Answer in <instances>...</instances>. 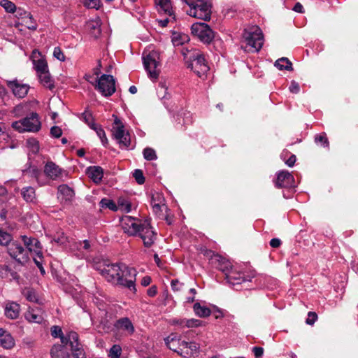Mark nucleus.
Masks as SVG:
<instances>
[{
	"mask_svg": "<svg viewBox=\"0 0 358 358\" xmlns=\"http://www.w3.org/2000/svg\"><path fill=\"white\" fill-rule=\"evenodd\" d=\"M100 274L113 285H120L135 291L136 271L125 264H104L97 268Z\"/></svg>",
	"mask_w": 358,
	"mask_h": 358,
	"instance_id": "obj_1",
	"label": "nucleus"
},
{
	"mask_svg": "<svg viewBox=\"0 0 358 358\" xmlns=\"http://www.w3.org/2000/svg\"><path fill=\"white\" fill-rule=\"evenodd\" d=\"M120 224L124 233L131 236H139L146 248L151 247L157 238V233L150 222L126 215L121 218Z\"/></svg>",
	"mask_w": 358,
	"mask_h": 358,
	"instance_id": "obj_2",
	"label": "nucleus"
},
{
	"mask_svg": "<svg viewBox=\"0 0 358 358\" xmlns=\"http://www.w3.org/2000/svg\"><path fill=\"white\" fill-rule=\"evenodd\" d=\"M143 62L149 78L155 80L157 79L160 73L159 69L161 62L159 52L155 50H145L143 52Z\"/></svg>",
	"mask_w": 358,
	"mask_h": 358,
	"instance_id": "obj_3",
	"label": "nucleus"
},
{
	"mask_svg": "<svg viewBox=\"0 0 358 358\" xmlns=\"http://www.w3.org/2000/svg\"><path fill=\"white\" fill-rule=\"evenodd\" d=\"M243 38L248 51L259 52L263 45L264 37L262 30L257 26H252L244 30Z\"/></svg>",
	"mask_w": 358,
	"mask_h": 358,
	"instance_id": "obj_4",
	"label": "nucleus"
},
{
	"mask_svg": "<svg viewBox=\"0 0 358 358\" xmlns=\"http://www.w3.org/2000/svg\"><path fill=\"white\" fill-rule=\"evenodd\" d=\"M13 128L19 132H36L41 129V122L38 115L36 113H32L29 116L14 122L12 124Z\"/></svg>",
	"mask_w": 358,
	"mask_h": 358,
	"instance_id": "obj_5",
	"label": "nucleus"
},
{
	"mask_svg": "<svg viewBox=\"0 0 358 358\" xmlns=\"http://www.w3.org/2000/svg\"><path fill=\"white\" fill-rule=\"evenodd\" d=\"M114 123L112 127V133L114 138L117 141L122 148H129L130 145V135L125 131L122 121L115 115Z\"/></svg>",
	"mask_w": 358,
	"mask_h": 358,
	"instance_id": "obj_6",
	"label": "nucleus"
},
{
	"mask_svg": "<svg viewBox=\"0 0 358 358\" xmlns=\"http://www.w3.org/2000/svg\"><path fill=\"white\" fill-rule=\"evenodd\" d=\"M188 68H190L199 77L204 76L208 71V66L203 55L200 50H194L192 55L189 56Z\"/></svg>",
	"mask_w": 358,
	"mask_h": 358,
	"instance_id": "obj_7",
	"label": "nucleus"
},
{
	"mask_svg": "<svg viewBox=\"0 0 358 358\" xmlns=\"http://www.w3.org/2000/svg\"><path fill=\"white\" fill-rule=\"evenodd\" d=\"M7 252L11 258L22 265L25 264L29 259L28 251L17 241H12L8 245Z\"/></svg>",
	"mask_w": 358,
	"mask_h": 358,
	"instance_id": "obj_8",
	"label": "nucleus"
},
{
	"mask_svg": "<svg viewBox=\"0 0 358 358\" xmlns=\"http://www.w3.org/2000/svg\"><path fill=\"white\" fill-rule=\"evenodd\" d=\"M96 89L104 96H111L115 92V81L113 76L102 75L97 81Z\"/></svg>",
	"mask_w": 358,
	"mask_h": 358,
	"instance_id": "obj_9",
	"label": "nucleus"
},
{
	"mask_svg": "<svg viewBox=\"0 0 358 358\" xmlns=\"http://www.w3.org/2000/svg\"><path fill=\"white\" fill-rule=\"evenodd\" d=\"M187 13L189 16L208 21L210 19L211 15L210 5L201 1L195 7L187 10Z\"/></svg>",
	"mask_w": 358,
	"mask_h": 358,
	"instance_id": "obj_10",
	"label": "nucleus"
},
{
	"mask_svg": "<svg viewBox=\"0 0 358 358\" xmlns=\"http://www.w3.org/2000/svg\"><path fill=\"white\" fill-rule=\"evenodd\" d=\"M192 31L203 43H208L214 38V33L206 23H195L192 26Z\"/></svg>",
	"mask_w": 358,
	"mask_h": 358,
	"instance_id": "obj_11",
	"label": "nucleus"
},
{
	"mask_svg": "<svg viewBox=\"0 0 358 358\" xmlns=\"http://www.w3.org/2000/svg\"><path fill=\"white\" fill-rule=\"evenodd\" d=\"M69 343L74 358H86L85 352L79 342L78 334L75 331L69 332Z\"/></svg>",
	"mask_w": 358,
	"mask_h": 358,
	"instance_id": "obj_12",
	"label": "nucleus"
},
{
	"mask_svg": "<svg viewBox=\"0 0 358 358\" xmlns=\"http://www.w3.org/2000/svg\"><path fill=\"white\" fill-rule=\"evenodd\" d=\"M252 276L245 275L242 272L238 267L235 266L229 273H227L225 276L227 282L231 285H240L245 281H250Z\"/></svg>",
	"mask_w": 358,
	"mask_h": 358,
	"instance_id": "obj_13",
	"label": "nucleus"
},
{
	"mask_svg": "<svg viewBox=\"0 0 358 358\" xmlns=\"http://www.w3.org/2000/svg\"><path fill=\"white\" fill-rule=\"evenodd\" d=\"M275 186L278 188H294L296 187L294 176L287 171L276 173Z\"/></svg>",
	"mask_w": 358,
	"mask_h": 358,
	"instance_id": "obj_14",
	"label": "nucleus"
},
{
	"mask_svg": "<svg viewBox=\"0 0 358 358\" xmlns=\"http://www.w3.org/2000/svg\"><path fill=\"white\" fill-rule=\"evenodd\" d=\"M199 349V346L196 343L182 341L178 355L185 358L194 357L198 355Z\"/></svg>",
	"mask_w": 358,
	"mask_h": 358,
	"instance_id": "obj_15",
	"label": "nucleus"
},
{
	"mask_svg": "<svg viewBox=\"0 0 358 358\" xmlns=\"http://www.w3.org/2000/svg\"><path fill=\"white\" fill-rule=\"evenodd\" d=\"M20 238L24 245L26 246V250L28 251V253L34 252L40 259L43 258L41 243L36 238L27 236H21Z\"/></svg>",
	"mask_w": 358,
	"mask_h": 358,
	"instance_id": "obj_16",
	"label": "nucleus"
},
{
	"mask_svg": "<svg viewBox=\"0 0 358 358\" xmlns=\"http://www.w3.org/2000/svg\"><path fill=\"white\" fill-rule=\"evenodd\" d=\"M211 261L212 264H213L217 268L221 271L225 276L227 273H229L235 267L231 265L229 260L217 254L212 256Z\"/></svg>",
	"mask_w": 358,
	"mask_h": 358,
	"instance_id": "obj_17",
	"label": "nucleus"
},
{
	"mask_svg": "<svg viewBox=\"0 0 358 358\" xmlns=\"http://www.w3.org/2000/svg\"><path fill=\"white\" fill-rule=\"evenodd\" d=\"M31 59L33 62V64L35 70L36 71L37 75L41 72L48 71V66L46 61L43 59L39 51L34 50L32 52Z\"/></svg>",
	"mask_w": 358,
	"mask_h": 358,
	"instance_id": "obj_18",
	"label": "nucleus"
},
{
	"mask_svg": "<svg viewBox=\"0 0 358 358\" xmlns=\"http://www.w3.org/2000/svg\"><path fill=\"white\" fill-rule=\"evenodd\" d=\"M8 86L12 90L13 94L18 98L24 97L29 91V87L17 80L8 82Z\"/></svg>",
	"mask_w": 358,
	"mask_h": 358,
	"instance_id": "obj_19",
	"label": "nucleus"
},
{
	"mask_svg": "<svg viewBox=\"0 0 358 358\" xmlns=\"http://www.w3.org/2000/svg\"><path fill=\"white\" fill-rule=\"evenodd\" d=\"M44 173L45 175L52 180L58 179L62 173V169H60L52 162H48L44 167Z\"/></svg>",
	"mask_w": 358,
	"mask_h": 358,
	"instance_id": "obj_20",
	"label": "nucleus"
},
{
	"mask_svg": "<svg viewBox=\"0 0 358 358\" xmlns=\"http://www.w3.org/2000/svg\"><path fill=\"white\" fill-rule=\"evenodd\" d=\"M66 345L55 344L50 350L51 358H70Z\"/></svg>",
	"mask_w": 358,
	"mask_h": 358,
	"instance_id": "obj_21",
	"label": "nucleus"
},
{
	"mask_svg": "<svg viewBox=\"0 0 358 358\" xmlns=\"http://www.w3.org/2000/svg\"><path fill=\"white\" fill-rule=\"evenodd\" d=\"M20 307L18 303L13 301L6 303L4 313L8 318L11 320L17 318L20 315Z\"/></svg>",
	"mask_w": 358,
	"mask_h": 358,
	"instance_id": "obj_22",
	"label": "nucleus"
},
{
	"mask_svg": "<svg viewBox=\"0 0 358 358\" xmlns=\"http://www.w3.org/2000/svg\"><path fill=\"white\" fill-rule=\"evenodd\" d=\"M24 317L29 322L41 324L43 320V313L39 308H29Z\"/></svg>",
	"mask_w": 358,
	"mask_h": 358,
	"instance_id": "obj_23",
	"label": "nucleus"
},
{
	"mask_svg": "<svg viewBox=\"0 0 358 358\" xmlns=\"http://www.w3.org/2000/svg\"><path fill=\"white\" fill-rule=\"evenodd\" d=\"M117 329L127 332L129 334H132L134 331V327L128 317H122L117 320L115 324Z\"/></svg>",
	"mask_w": 358,
	"mask_h": 358,
	"instance_id": "obj_24",
	"label": "nucleus"
},
{
	"mask_svg": "<svg viewBox=\"0 0 358 358\" xmlns=\"http://www.w3.org/2000/svg\"><path fill=\"white\" fill-rule=\"evenodd\" d=\"M166 345L172 351L179 354L182 341L176 334H171L164 339Z\"/></svg>",
	"mask_w": 358,
	"mask_h": 358,
	"instance_id": "obj_25",
	"label": "nucleus"
},
{
	"mask_svg": "<svg viewBox=\"0 0 358 358\" xmlns=\"http://www.w3.org/2000/svg\"><path fill=\"white\" fill-rule=\"evenodd\" d=\"M17 14H19V16L22 17V24L24 25L29 29L35 30L36 29V24L33 20L29 13L18 8Z\"/></svg>",
	"mask_w": 358,
	"mask_h": 358,
	"instance_id": "obj_26",
	"label": "nucleus"
},
{
	"mask_svg": "<svg viewBox=\"0 0 358 358\" xmlns=\"http://www.w3.org/2000/svg\"><path fill=\"white\" fill-rule=\"evenodd\" d=\"M0 345L6 349H10L15 345L11 334L3 329H0Z\"/></svg>",
	"mask_w": 358,
	"mask_h": 358,
	"instance_id": "obj_27",
	"label": "nucleus"
},
{
	"mask_svg": "<svg viewBox=\"0 0 358 358\" xmlns=\"http://www.w3.org/2000/svg\"><path fill=\"white\" fill-rule=\"evenodd\" d=\"M74 196V191L67 185H61L58 187V198L65 201H71Z\"/></svg>",
	"mask_w": 358,
	"mask_h": 358,
	"instance_id": "obj_28",
	"label": "nucleus"
},
{
	"mask_svg": "<svg viewBox=\"0 0 358 358\" xmlns=\"http://www.w3.org/2000/svg\"><path fill=\"white\" fill-rule=\"evenodd\" d=\"M88 176L96 183L99 182L103 176V169L100 166H92L87 169Z\"/></svg>",
	"mask_w": 358,
	"mask_h": 358,
	"instance_id": "obj_29",
	"label": "nucleus"
},
{
	"mask_svg": "<svg viewBox=\"0 0 358 358\" xmlns=\"http://www.w3.org/2000/svg\"><path fill=\"white\" fill-rule=\"evenodd\" d=\"M39 80L41 83L46 88L52 90L54 88V80H52L49 71H46L45 72H41L40 74H38Z\"/></svg>",
	"mask_w": 358,
	"mask_h": 358,
	"instance_id": "obj_30",
	"label": "nucleus"
},
{
	"mask_svg": "<svg viewBox=\"0 0 358 358\" xmlns=\"http://www.w3.org/2000/svg\"><path fill=\"white\" fill-rule=\"evenodd\" d=\"M87 26L94 37L96 38L101 34V20L99 18L97 17L88 21Z\"/></svg>",
	"mask_w": 358,
	"mask_h": 358,
	"instance_id": "obj_31",
	"label": "nucleus"
},
{
	"mask_svg": "<svg viewBox=\"0 0 358 358\" xmlns=\"http://www.w3.org/2000/svg\"><path fill=\"white\" fill-rule=\"evenodd\" d=\"M21 195L27 202H34L36 200L35 189L32 187H25L21 190Z\"/></svg>",
	"mask_w": 358,
	"mask_h": 358,
	"instance_id": "obj_32",
	"label": "nucleus"
},
{
	"mask_svg": "<svg viewBox=\"0 0 358 358\" xmlns=\"http://www.w3.org/2000/svg\"><path fill=\"white\" fill-rule=\"evenodd\" d=\"M51 335L54 338H60L62 344L68 345L69 343V333L64 336L62 333V329L58 326H53L51 328Z\"/></svg>",
	"mask_w": 358,
	"mask_h": 358,
	"instance_id": "obj_33",
	"label": "nucleus"
},
{
	"mask_svg": "<svg viewBox=\"0 0 358 358\" xmlns=\"http://www.w3.org/2000/svg\"><path fill=\"white\" fill-rule=\"evenodd\" d=\"M193 309L195 314L200 317H206L211 314L210 308L206 306H201L200 303H194Z\"/></svg>",
	"mask_w": 358,
	"mask_h": 358,
	"instance_id": "obj_34",
	"label": "nucleus"
},
{
	"mask_svg": "<svg viewBox=\"0 0 358 358\" xmlns=\"http://www.w3.org/2000/svg\"><path fill=\"white\" fill-rule=\"evenodd\" d=\"M155 3L159 7L160 11L170 16L172 15V6L170 0H155Z\"/></svg>",
	"mask_w": 358,
	"mask_h": 358,
	"instance_id": "obj_35",
	"label": "nucleus"
},
{
	"mask_svg": "<svg viewBox=\"0 0 358 358\" xmlns=\"http://www.w3.org/2000/svg\"><path fill=\"white\" fill-rule=\"evenodd\" d=\"M117 210H120L124 213H129L131 210V202L123 197H120L117 200Z\"/></svg>",
	"mask_w": 358,
	"mask_h": 358,
	"instance_id": "obj_36",
	"label": "nucleus"
},
{
	"mask_svg": "<svg viewBox=\"0 0 358 358\" xmlns=\"http://www.w3.org/2000/svg\"><path fill=\"white\" fill-rule=\"evenodd\" d=\"M11 276L13 279H17L18 275L13 271L8 266L0 264V277L1 278H7Z\"/></svg>",
	"mask_w": 358,
	"mask_h": 358,
	"instance_id": "obj_37",
	"label": "nucleus"
},
{
	"mask_svg": "<svg viewBox=\"0 0 358 358\" xmlns=\"http://www.w3.org/2000/svg\"><path fill=\"white\" fill-rule=\"evenodd\" d=\"M275 66L280 70H292V62L286 57H282L278 59L275 63Z\"/></svg>",
	"mask_w": 358,
	"mask_h": 358,
	"instance_id": "obj_38",
	"label": "nucleus"
},
{
	"mask_svg": "<svg viewBox=\"0 0 358 358\" xmlns=\"http://www.w3.org/2000/svg\"><path fill=\"white\" fill-rule=\"evenodd\" d=\"M167 90L168 87L165 81H160L157 88V94L161 99H169V94L167 92Z\"/></svg>",
	"mask_w": 358,
	"mask_h": 358,
	"instance_id": "obj_39",
	"label": "nucleus"
},
{
	"mask_svg": "<svg viewBox=\"0 0 358 358\" xmlns=\"http://www.w3.org/2000/svg\"><path fill=\"white\" fill-rule=\"evenodd\" d=\"M0 6L3 7L6 12L10 13L16 12V16H19V14H17L18 9L16 8L15 3L12 1L9 0H1Z\"/></svg>",
	"mask_w": 358,
	"mask_h": 358,
	"instance_id": "obj_40",
	"label": "nucleus"
},
{
	"mask_svg": "<svg viewBox=\"0 0 358 358\" xmlns=\"http://www.w3.org/2000/svg\"><path fill=\"white\" fill-rule=\"evenodd\" d=\"M91 129L96 131L97 136L101 139L103 145L106 146L108 144V138L104 130L100 126H97L95 124H92Z\"/></svg>",
	"mask_w": 358,
	"mask_h": 358,
	"instance_id": "obj_41",
	"label": "nucleus"
},
{
	"mask_svg": "<svg viewBox=\"0 0 358 358\" xmlns=\"http://www.w3.org/2000/svg\"><path fill=\"white\" fill-rule=\"evenodd\" d=\"M189 41V36L186 34H173L172 42L174 45L178 46Z\"/></svg>",
	"mask_w": 358,
	"mask_h": 358,
	"instance_id": "obj_42",
	"label": "nucleus"
},
{
	"mask_svg": "<svg viewBox=\"0 0 358 358\" xmlns=\"http://www.w3.org/2000/svg\"><path fill=\"white\" fill-rule=\"evenodd\" d=\"M27 146L30 152L33 154H36L39 150V144L36 139L29 138L27 140Z\"/></svg>",
	"mask_w": 358,
	"mask_h": 358,
	"instance_id": "obj_43",
	"label": "nucleus"
},
{
	"mask_svg": "<svg viewBox=\"0 0 358 358\" xmlns=\"http://www.w3.org/2000/svg\"><path fill=\"white\" fill-rule=\"evenodd\" d=\"M22 294L24 297L30 302H38V297L36 294V292L32 289H25L22 292Z\"/></svg>",
	"mask_w": 358,
	"mask_h": 358,
	"instance_id": "obj_44",
	"label": "nucleus"
},
{
	"mask_svg": "<svg viewBox=\"0 0 358 358\" xmlns=\"http://www.w3.org/2000/svg\"><path fill=\"white\" fill-rule=\"evenodd\" d=\"M12 241V236L3 230L0 229V245H5L8 248V245H9Z\"/></svg>",
	"mask_w": 358,
	"mask_h": 358,
	"instance_id": "obj_45",
	"label": "nucleus"
},
{
	"mask_svg": "<svg viewBox=\"0 0 358 358\" xmlns=\"http://www.w3.org/2000/svg\"><path fill=\"white\" fill-rule=\"evenodd\" d=\"M315 141L317 144L324 148H328L329 145L325 133L316 135L315 137Z\"/></svg>",
	"mask_w": 358,
	"mask_h": 358,
	"instance_id": "obj_46",
	"label": "nucleus"
},
{
	"mask_svg": "<svg viewBox=\"0 0 358 358\" xmlns=\"http://www.w3.org/2000/svg\"><path fill=\"white\" fill-rule=\"evenodd\" d=\"M100 205H101V208H108L114 211L117 210V204L114 201H113L110 199H101V201H100Z\"/></svg>",
	"mask_w": 358,
	"mask_h": 358,
	"instance_id": "obj_47",
	"label": "nucleus"
},
{
	"mask_svg": "<svg viewBox=\"0 0 358 358\" xmlns=\"http://www.w3.org/2000/svg\"><path fill=\"white\" fill-rule=\"evenodd\" d=\"M143 157L146 160L152 161L156 159L157 155L154 149L146 148L143 150Z\"/></svg>",
	"mask_w": 358,
	"mask_h": 358,
	"instance_id": "obj_48",
	"label": "nucleus"
},
{
	"mask_svg": "<svg viewBox=\"0 0 358 358\" xmlns=\"http://www.w3.org/2000/svg\"><path fill=\"white\" fill-rule=\"evenodd\" d=\"M122 349L118 345H113L110 349L108 357L110 358H120L121 355Z\"/></svg>",
	"mask_w": 358,
	"mask_h": 358,
	"instance_id": "obj_49",
	"label": "nucleus"
},
{
	"mask_svg": "<svg viewBox=\"0 0 358 358\" xmlns=\"http://www.w3.org/2000/svg\"><path fill=\"white\" fill-rule=\"evenodd\" d=\"M155 197L152 196L151 200V205L152 206L153 211L157 214L160 215V213L163 210V208L166 209V206L164 204H161L159 203L155 202Z\"/></svg>",
	"mask_w": 358,
	"mask_h": 358,
	"instance_id": "obj_50",
	"label": "nucleus"
},
{
	"mask_svg": "<svg viewBox=\"0 0 358 358\" xmlns=\"http://www.w3.org/2000/svg\"><path fill=\"white\" fill-rule=\"evenodd\" d=\"M82 117H83V120H84V122L86 124H87L90 128H91L92 124H94L92 115L90 112L85 110L82 114Z\"/></svg>",
	"mask_w": 358,
	"mask_h": 358,
	"instance_id": "obj_51",
	"label": "nucleus"
},
{
	"mask_svg": "<svg viewBox=\"0 0 358 358\" xmlns=\"http://www.w3.org/2000/svg\"><path fill=\"white\" fill-rule=\"evenodd\" d=\"M171 289L173 292H180L182 290L184 284L180 282L178 280H172L171 282Z\"/></svg>",
	"mask_w": 358,
	"mask_h": 358,
	"instance_id": "obj_52",
	"label": "nucleus"
},
{
	"mask_svg": "<svg viewBox=\"0 0 358 358\" xmlns=\"http://www.w3.org/2000/svg\"><path fill=\"white\" fill-rule=\"evenodd\" d=\"M186 328H193L200 327L202 321L197 319H186Z\"/></svg>",
	"mask_w": 358,
	"mask_h": 358,
	"instance_id": "obj_53",
	"label": "nucleus"
},
{
	"mask_svg": "<svg viewBox=\"0 0 358 358\" xmlns=\"http://www.w3.org/2000/svg\"><path fill=\"white\" fill-rule=\"evenodd\" d=\"M135 180L139 185H142L145 182V178L143 176V172L140 169H136L133 174Z\"/></svg>",
	"mask_w": 358,
	"mask_h": 358,
	"instance_id": "obj_54",
	"label": "nucleus"
},
{
	"mask_svg": "<svg viewBox=\"0 0 358 358\" xmlns=\"http://www.w3.org/2000/svg\"><path fill=\"white\" fill-rule=\"evenodd\" d=\"M53 56L60 62H64L66 59L65 55L59 47H55L54 48Z\"/></svg>",
	"mask_w": 358,
	"mask_h": 358,
	"instance_id": "obj_55",
	"label": "nucleus"
},
{
	"mask_svg": "<svg viewBox=\"0 0 358 358\" xmlns=\"http://www.w3.org/2000/svg\"><path fill=\"white\" fill-rule=\"evenodd\" d=\"M194 50H197L196 49H189L187 47H184L181 50V53L184 57V59L187 60V62H189V56L192 55V52Z\"/></svg>",
	"mask_w": 358,
	"mask_h": 358,
	"instance_id": "obj_56",
	"label": "nucleus"
},
{
	"mask_svg": "<svg viewBox=\"0 0 358 358\" xmlns=\"http://www.w3.org/2000/svg\"><path fill=\"white\" fill-rule=\"evenodd\" d=\"M85 6L91 8L98 9L100 6L99 0H85L84 3Z\"/></svg>",
	"mask_w": 358,
	"mask_h": 358,
	"instance_id": "obj_57",
	"label": "nucleus"
},
{
	"mask_svg": "<svg viewBox=\"0 0 358 358\" xmlns=\"http://www.w3.org/2000/svg\"><path fill=\"white\" fill-rule=\"evenodd\" d=\"M317 319V315L315 313L309 312L308 314V317L306 320V322L307 324L313 325Z\"/></svg>",
	"mask_w": 358,
	"mask_h": 358,
	"instance_id": "obj_58",
	"label": "nucleus"
},
{
	"mask_svg": "<svg viewBox=\"0 0 358 358\" xmlns=\"http://www.w3.org/2000/svg\"><path fill=\"white\" fill-rule=\"evenodd\" d=\"M186 319H173L171 320V324L173 325H176L180 329L186 328Z\"/></svg>",
	"mask_w": 358,
	"mask_h": 358,
	"instance_id": "obj_59",
	"label": "nucleus"
},
{
	"mask_svg": "<svg viewBox=\"0 0 358 358\" xmlns=\"http://www.w3.org/2000/svg\"><path fill=\"white\" fill-rule=\"evenodd\" d=\"M50 134L53 137L59 138L62 134V130L57 126H54L50 129Z\"/></svg>",
	"mask_w": 358,
	"mask_h": 358,
	"instance_id": "obj_60",
	"label": "nucleus"
},
{
	"mask_svg": "<svg viewBox=\"0 0 358 358\" xmlns=\"http://www.w3.org/2000/svg\"><path fill=\"white\" fill-rule=\"evenodd\" d=\"M55 241L61 244L64 245L68 241L67 237L64 234V233L59 234L55 238Z\"/></svg>",
	"mask_w": 358,
	"mask_h": 358,
	"instance_id": "obj_61",
	"label": "nucleus"
},
{
	"mask_svg": "<svg viewBox=\"0 0 358 358\" xmlns=\"http://www.w3.org/2000/svg\"><path fill=\"white\" fill-rule=\"evenodd\" d=\"M300 87L299 85L294 80L291 82V85L289 86V91L292 93L297 94L299 92Z\"/></svg>",
	"mask_w": 358,
	"mask_h": 358,
	"instance_id": "obj_62",
	"label": "nucleus"
},
{
	"mask_svg": "<svg viewBox=\"0 0 358 358\" xmlns=\"http://www.w3.org/2000/svg\"><path fill=\"white\" fill-rule=\"evenodd\" d=\"M252 352H254L255 356L257 358H259L263 355L264 349L261 347H254L252 348Z\"/></svg>",
	"mask_w": 358,
	"mask_h": 358,
	"instance_id": "obj_63",
	"label": "nucleus"
},
{
	"mask_svg": "<svg viewBox=\"0 0 358 358\" xmlns=\"http://www.w3.org/2000/svg\"><path fill=\"white\" fill-rule=\"evenodd\" d=\"M296 156L294 155H292L289 158L285 161V164L289 166V167H292L294 165L295 162H296Z\"/></svg>",
	"mask_w": 358,
	"mask_h": 358,
	"instance_id": "obj_64",
	"label": "nucleus"
}]
</instances>
